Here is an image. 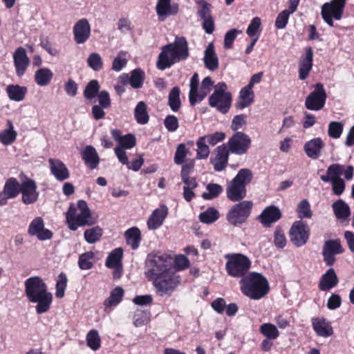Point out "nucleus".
I'll list each match as a JSON object with an SVG mask.
<instances>
[{"label":"nucleus","mask_w":354,"mask_h":354,"mask_svg":"<svg viewBox=\"0 0 354 354\" xmlns=\"http://www.w3.org/2000/svg\"><path fill=\"white\" fill-rule=\"evenodd\" d=\"M196 158L206 159L209 154V147L206 145L205 138L200 137L196 141Z\"/></svg>","instance_id":"nucleus-52"},{"label":"nucleus","mask_w":354,"mask_h":354,"mask_svg":"<svg viewBox=\"0 0 354 354\" xmlns=\"http://www.w3.org/2000/svg\"><path fill=\"white\" fill-rule=\"evenodd\" d=\"M206 189L207 192H205L202 194V197L205 200H211L216 198L223 190L222 186L216 183L207 184Z\"/></svg>","instance_id":"nucleus-47"},{"label":"nucleus","mask_w":354,"mask_h":354,"mask_svg":"<svg viewBox=\"0 0 354 354\" xmlns=\"http://www.w3.org/2000/svg\"><path fill=\"white\" fill-rule=\"evenodd\" d=\"M145 274L152 281L157 294L162 297L170 295L179 284L171 258L166 254H149L146 261Z\"/></svg>","instance_id":"nucleus-1"},{"label":"nucleus","mask_w":354,"mask_h":354,"mask_svg":"<svg viewBox=\"0 0 354 354\" xmlns=\"http://www.w3.org/2000/svg\"><path fill=\"white\" fill-rule=\"evenodd\" d=\"M326 93L321 83L315 85V90L306 99L305 106L311 111H319L323 109L326 100Z\"/></svg>","instance_id":"nucleus-11"},{"label":"nucleus","mask_w":354,"mask_h":354,"mask_svg":"<svg viewBox=\"0 0 354 354\" xmlns=\"http://www.w3.org/2000/svg\"><path fill=\"white\" fill-rule=\"evenodd\" d=\"M309 234L308 225L301 221L295 222L290 230V241L297 247L304 245L309 239Z\"/></svg>","instance_id":"nucleus-13"},{"label":"nucleus","mask_w":354,"mask_h":354,"mask_svg":"<svg viewBox=\"0 0 354 354\" xmlns=\"http://www.w3.org/2000/svg\"><path fill=\"white\" fill-rule=\"evenodd\" d=\"M53 77V71L48 68H40L35 73L34 79L35 83L39 86L48 85Z\"/></svg>","instance_id":"nucleus-34"},{"label":"nucleus","mask_w":354,"mask_h":354,"mask_svg":"<svg viewBox=\"0 0 354 354\" xmlns=\"http://www.w3.org/2000/svg\"><path fill=\"white\" fill-rule=\"evenodd\" d=\"M179 10L177 3H171V0H158L156 11L160 21L165 20L171 15H175Z\"/></svg>","instance_id":"nucleus-20"},{"label":"nucleus","mask_w":354,"mask_h":354,"mask_svg":"<svg viewBox=\"0 0 354 354\" xmlns=\"http://www.w3.org/2000/svg\"><path fill=\"white\" fill-rule=\"evenodd\" d=\"M239 32H241V31L238 30L236 28H232L225 33L223 43L225 48L228 49L232 47L234 41L235 40L238 33Z\"/></svg>","instance_id":"nucleus-63"},{"label":"nucleus","mask_w":354,"mask_h":354,"mask_svg":"<svg viewBox=\"0 0 354 354\" xmlns=\"http://www.w3.org/2000/svg\"><path fill=\"white\" fill-rule=\"evenodd\" d=\"M324 146L321 138H315L305 143L304 149L308 158L315 160L320 156Z\"/></svg>","instance_id":"nucleus-26"},{"label":"nucleus","mask_w":354,"mask_h":354,"mask_svg":"<svg viewBox=\"0 0 354 354\" xmlns=\"http://www.w3.org/2000/svg\"><path fill=\"white\" fill-rule=\"evenodd\" d=\"M49 168L51 174L58 181H64L70 177V171L66 165L59 159L50 158Z\"/></svg>","instance_id":"nucleus-22"},{"label":"nucleus","mask_w":354,"mask_h":354,"mask_svg":"<svg viewBox=\"0 0 354 354\" xmlns=\"http://www.w3.org/2000/svg\"><path fill=\"white\" fill-rule=\"evenodd\" d=\"M313 51L311 47L306 49L305 55H303L299 62V78L301 80H306L313 67Z\"/></svg>","instance_id":"nucleus-23"},{"label":"nucleus","mask_w":354,"mask_h":354,"mask_svg":"<svg viewBox=\"0 0 354 354\" xmlns=\"http://www.w3.org/2000/svg\"><path fill=\"white\" fill-rule=\"evenodd\" d=\"M239 284L241 292L253 300L263 298L270 290L267 279L262 274L256 272L242 277Z\"/></svg>","instance_id":"nucleus-4"},{"label":"nucleus","mask_w":354,"mask_h":354,"mask_svg":"<svg viewBox=\"0 0 354 354\" xmlns=\"http://www.w3.org/2000/svg\"><path fill=\"white\" fill-rule=\"evenodd\" d=\"M102 235V230L98 226L85 230L84 236L85 241L90 244L98 241Z\"/></svg>","instance_id":"nucleus-43"},{"label":"nucleus","mask_w":354,"mask_h":354,"mask_svg":"<svg viewBox=\"0 0 354 354\" xmlns=\"http://www.w3.org/2000/svg\"><path fill=\"white\" fill-rule=\"evenodd\" d=\"M204 63L207 69L214 71L218 68V59L214 50V44H208L205 50Z\"/></svg>","instance_id":"nucleus-32"},{"label":"nucleus","mask_w":354,"mask_h":354,"mask_svg":"<svg viewBox=\"0 0 354 354\" xmlns=\"http://www.w3.org/2000/svg\"><path fill=\"white\" fill-rule=\"evenodd\" d=\"M189 55L187 39L184 37L176 36L174 42L162 48L156 63L157 68L163 71L176 63L187 59Z\"/></svg>","instance_id":"nucleus-3"},{"label":"nucleus","mask_w":354,"mask_h":354,"mask_svg":"<svg viewBox=\"0 0 354 354\" xmlns=\"http://www.w3.org/2000/svg\"><path fill=\"white\" fill-rule=\"evenodd\" d=\"M13 62L17 75L23 76L30 65V59L23 47L17 48L14 52Z\"/></svg>","instance_id":"nucleus-19"},{"label":"nucleus","mask_w":354,"mask_h":354,"mask_svg":"<svg viewBox=\"0 0 354 354\" xmlns=\"http://www.w3.org/2000/svg\"><path fill=\"white\" fill-rule=\"evenodd\" d=\"M6 127V129L0 131V142L4 146L12 145L17 136V132L10 120H7Z\"/></svg>","instance_id":"nucleus-30"},{"label":"nucleus","mask_w":354,"mask_h":354,"mask_svg":"<svg viewBox=\"0 0 354 354\" xmlns=\"http://www.w3.org/2000/svg\"><path fill=\"white\" fill-rule=\"evenodd\" d=\"M332 207L335 216L339 219H345L350 215L348 205L342 199L335 202Z\"/></svg>","instance_id":"nucleus-38"},{"label":"nucleus","mask_w":354,"mask_h":354,"mask_svg":"<svg viewBox=\"0 0 354 354\" xmlns=\"http://www.w3.org/2000/svg\"><path fill=\"white\" fill-rule=\"evenodd\" d=\"M229 151L227 146L225 144L215 149L214 156L210 159V162L213 165L215 171H221L225 169L228 163Z\"/></svg>","instance_id":"nucleus-16"},{"label":"nucleus","mask_w":354,"mask_h":354,"mask_svg":"<svg viewBox=\"0 0 354 354\" xmlns=\"http://www.w3.org/2000/svg\"><path fill=\"white\" fill-rule=\"evenodd\" d=\"M94 253L93 252H87L82 254L78 260V266L82 270H88L93 266V259Z\"/></svg>","instance_id":"nucleus-51"},{"label":"nucleus","mask_w":354,"mask_h":354,"mask_svg":"<svg viewBox=\"0 0 354 354\" xmlns=\"http://www.w3.org/2000/svg\"><path fill=\"white\" fill-rule=\"evenodd\" d=\"M100 85L95 80L90 81L85 87L84 96L87 100L93 99L99 93Z\"/></svg>","instance_id":"nucleus-48"},{"label":"nucleus","mask_w":354,"mask_h":354,"mask_svg":"<svg viewBox=\"0 0 354 354\" xmlns=\"http://www.w3.org/2000/svg\"><path fill=\"white\" fill-rule=\"evenodd\" d=\"M227 88L225 82H218L209 97V106L216 108L222 113H227L232 105V94L227 91Z\"/></svg>","instance_id":"nucleus-8"},{"label":"nucleus","mask_w":354,"mask_h":354,"mask_svg":"<svg viewBox=\"0 0 354 354\" xmlns=\"http://www.w3.org/2000/svg\"><path fill=\"white\" fill-rule=\"evenodd\" d=\"M198 4L200 6V8L197 13L202 19L212 17L210 10L211 5L209 3L205 0H198Z\"/></svg>","instance_id":"nucleus-58"},{"label":"nucleus","mask_w":354,"mask_h":354,"mask_svg":"<svg viewBox=\"0 0 354 354\" xmlns=\"http://www.w3.org/2000/svg\"><path fill=\"white\" fill-rule=\"evenodd\" d=\"M67 277L64 273H61L58 276V279L56 283V297L62 298L64 296L65 290L67 286Z\"/></svg>","instance_id":"nucleus-55"},{"label":"nucleus","mask_w":354,"mask_h":354,"mask_svg":"<svg viewBox=\"0 0 354 354\" xmlns=\"http://www.w3.org/2000/svg\"><path fill=\"white\" fill-rule=\"evenodd\" d=\"M123 257V250L121 248H117L111 251L105 262V265L109 268L120 266L122 265V259Z\"/></svg>","instance_id":"nucleus-37"},{"label":"nucleus","mask_w":354,"mask_h":354,"mask_svg":"<svg viewBox=\"0 0 354 354\" xmlns=\"http://www.w3.org/2000/svg\"><path fill=\"white\" fill-rule=\"evenodd\" d=\"M168 104L171 109L176 112L179 110L181 106V102L180 100V89L178 87H174L168 97Z\"/></svg>","instance_id":"nucleus-42"},{"label":"nucleus","mask_w":354,"mask_h":354,"mask_svg":"<svg viewBox=\"0 0 354 354\" xmlns=\"http://www.w3.org/2000/svg\"><path fill=\"white\" fill-rule=\"evenodd\" d=\"M260 333L268 339H276L279 336L277 326L270 323H265L260 326Z\"/></svg>","instance_id":"nucleus-41"},{"label":"nucleus","mask_w":354,"mask_h":354,"mask_svg":"<svg viewBox=\"0 0 354 354\" xmlns=\"http://www.w3.org/2000/svg\"><path fill=\"white\" fill-rule=\"evenodd\" d=\"M28 89L26 86L18 84H9L6 87V93L10 100L21 102L27 93Z\"/></svg>","instance_id":"nucleus-33"},{"label":"nucleus","mask_w":354,"mask_h":354,"mask_svg":"<svg viewBox=\"0 0 354 354\" xmlns=\"http://www.w3.org/2000/svg\"><path fill=\"white\" fill-rule=\"evenodd\" d=\"M81 156L84 163L91 169H95L97 167L100 163V157L93 146H86L82 151Z\"/></svg>","instance_id":"nucleus-27"},{"label":"nucleus","mask_w":354,"mask_h":354,"mask_svg":"<svg viewBox=\"0 0 354 354\" xmlns=\"http://www.w3.org/2000/svg\"><path fill=\"white\" fill-rule=\"evenodd\" d=\"M254 93L252 89L248 86H244L241 88L239 92L238 101L236 104V106L239 109H243L254 102Z\"/></svg>","instance_id":"nucleus-29"},{"label":"nucleus","mask_w":354,"mask_h":354,"mask_svg":"<svg viewBox=\"0 0 354 354\" xmlns=\"http://www.w3.org/2000/svg\"><path fill=\"white\" fill-rule=\"evenodd\" d=\"M21 185L15 178H8L0 192V205H5L7 200L15 198L20 192Z\"/></svg>","instance_id":"nucleus-18"},{"label":"nucleus","mask_w":354,"mask_h":354,"mask_svg":"<svg viewBox=\"0 0 354 354\" xmlns=\"http://www.w3.org/2000/svg\"><path fill=\"white\" fill-rule=\"evenodd\" d=\"M252 173L249 169H241L226 187L227 198L233 202L241 201L247 194L246 185L250 183Z\"/></svg>","instance_id":"nucleus-5"},{"label":"nucleus","mask_w":354,"mask_h":354,"mask_svg":"<svg viewBox=\"0 0 354 354\" xmlns=\"http://www.w3.org/2000/svg\"><path fill=\"white\" fill-rule=\"evenodd\" d=\"M253 203L250 201H243L234 205L227 214V220L234 225L244 223L250 215Z\"/></svg>","instance_id":"nucleus-10"},{"label":"nucleus","mask_w":354,"mask_h":354,"mask_svg":"<svg viewBox=\"0 0 354 354\" xmlns=\"http://www.w3.org/2000/svg\"><path fill=\"white\" fill-rule=\"evenodd\" d=\"M281 217L280 209L275 206H269L264 209L260 215L261 223L264 226H269L277 222Z\"/></svg>","instance_id":"nucleus-28"},{"label":"nucleus","mask_w":354,"mask_h":354,"mask_svg":"<svg viewBox=\"0 0 354 354\" xmlns=\"http://www.w3.org/2000/svg\"><path fill=\"white\" fill-rule=\"evenodd\" d=\"M124 290L121 287L115 288L111 292L109 298H107L104 305L105 308H111L118 305L122 299Z\"/></svg>","instance_id":"nucleus-40"},{"label":"nucleus","mask_w":354,"mask_h":354,"mask_svg":"<svg viewBox=\"0 0 354 354\" xmlns=\"http://www.w3.org/2000/svg\"><path fill=\"white\" fill-rule=\"evenodd\" d=\"M227 260L225 270L228 275L241 278L248 275L252 261L248 257L241 253H230L225 255Z\"/></svg>","instance_id":"nucleus-7"},{"label":"nucleus","mask_w":354,"mask_h":354,"mask_svg":"<svg viewBox=\"0 0 354 354\" xmlns=\"http://www.w3.org/2000/svg\"><path fill=\"white\" fill-rule=\"evenodd\" d=\"M343 131V125L339 122H331L328 125V133L330 138L337 139Z\"/></svg>","instance_id":"nucleus-57"},{"label":"nucleus","mask_w":354,"mask_h":354,"mask_svg":"<svg viewBox=\"0 0 354 354\" xmlns=\"http://www.w3.org/2000/svg\"><path fill=\"white\" fill-rule=\"evenodd\" d=\"M346 0H331L324 3L321 8L323 20L329 26H334L333 19L339 21L342 18Z\"/></svg>","instance_id":"nucleus-9"},{"label":"nucleus","mask_w":354,"mask_h":354,"mask_svg":"<svg viewBox=\"0 0 354 354\" xmlns=\"http://www.w3.org/2000/svg\"><path fill=\"white\" fill-rule=\"evenodd\" d=\"M86 339L88 346L93 351H97L100 348L101 339L96 330H90Z\"/></svg>","instance_id":"nucleus-46"},{"label":"nucleus","mask_w":354,"mask_h":354,"mask_svg":"<svg viewBox=\"0 0 354 354\" xmlns=\"http://www.w3.org/2000/svg\"><path fill=\"white\" fill-rule=\"evenodd\" d=\"M228 149L234 154H245L251 145V139L248 135L241 132H236L228 140Z\"/></svg>","instance_id":"nucleus-12"},{"label":"nucleus","mask_w":354,"mask_h":354,"mask_svg":"<svg viewBox=\"0 0 354 354\" xmlns=\"http://www.w3.org/2000/svg\"><path fill=\"white\" fill-rule=\"evenodd\" d=\"M291 14L288 12L287 10H284L282 12H281L277 17L276 21H275V26L278 29H283L286 28L289 17Z\"/></svg>","instance_id":"nucleus-62"},{"label":"nucleus","mask_w":354,"mask_h":354,"mask_svg":"<svg viewBox=\"0 0 354 354\" xmlns=\"http://www.w3.org/2000/svg\"><path fill=\"white\" fill-rule=\"evenodd\" d=\"M344 249L339 239L326 241L323 245L322 256L326 266H331L335 262V255L342 254Z\"/></svg>","instance_id":"nucleus-14"},{"label":"nucleus","mask_w":354,"mask_h":354,"mask_svg":"<svg viewBox=\"0 0 354 354\" xmlns=\"http://www.w3.org/2000/svg\"><path fill=\"white\" fill-rule=\"evenodd\" d=\"M20 192L22 194V201L26 205L35 203L39 197L36 183L30 178H26L21 183Z\"/></svg>","instance_id":"nucleus-17"},{"label":"nucleus","mask_w":354,"mask_h":354,"mask_svg":"<svg viewBox=\"0 0 354 354\" xmlns=\"http://www.w3.org/2000/svg\"><path fill=\"white\" fill-rule=\"evenodd\" d=\"M136 145V138L132 134H127L122 137L119 142V145L117 147H122V149H129Z\"/></svg>","instance_id":"nucleus-59"},{"label":"nucleus","mask_w":354,"mask_h":354,"mask_svg":"<svg viewBox=\"0 0 354 354\" xmlns=\"http://www.w3.org/2000/svg\"><path fill=\"white\" fill-rule=\"evenodd\" d=\"M261 31V20L259 17H256L253 18L250 23L246 33L250 37H254L256 35H259Z\"/></svg>","instance_id":"nucleus-54"},{"label":"nucleus","mask_w":354,"mask_h":354,"mask_svg":"<svg viewBox=\"0 0 354 354\" xmlns=\"http://www.w3.org/2000/svg\"><path fill=\"white\" fill-rule=\"evenodd\" d=\"M297 212L300 218H310L313 216L310 203L306 199L298 204Z\"/></svg>","instance_id":"nucleus-50"},{"label":"nucleus","mask_w":354,"mask_h":354,"mask_svg":"<svg viewBox=\"0 0 354 354\" xmlns=\"http://www.w3.org/2000/svg\"><path fill=\"white\" fill-rule=\"evenodd\" d=\"M87 64L95 71H100L103 67V61L100 54L91 53L87 58Z\"/></svg>","instance_id":"nucleus-49"},{"label":"nucleus","mask_w":354,"mask_h":354,"mask_svg":"<svg viewBox=\"0 0 354 354\" xmlns=\"http://www.w3.org/2000/svg\"><path fill=\"white\" fill-rule=\"evenodd\" d=\"M312 325L314 330L319 336L328 337L333 333V328L324 319H313Z\"/></svg>","instance_id":"nucleus-31"},{"label":"nucleus","mask_w":354,"mask_h":354,"mask_svg":"<svg viewBox=\"0 0 354 354\" xmlns=\"http://www.w3.org/2000/svg\"><path fill=\"white\" fill-rule=\"evenodd\" d=\"M189 150L186 148L184 144H180L176 151L174 156V162L177 165H181L183 163L185 157Z\"/></svg>","instance_id":"nucleus-60"},{"label":"nucleus","mask_w":354,"mask_h":354,"mask_svg":"<svg viewBox=\"0 0 354 354\" xmlns=\"http://www.w3.org/2000/svg\"><path fill=\"white\" fill-rule=\"evenodd\" d=\"M28 232L41 241L50 239L53 235L50 230L44 229V221L41 217H36L31 221Z\"/></svg>","instance_id":"nucleus-21"},{"label":"nucleus","mask_w":354,"mask_h":354,"mask_svg":"<svg viewBox=\"0 0 354 354\" xmlns=\"http://www.w3.org/2000/svg\"><path fill=\"white\" fill-rule=\"evenodd\" d=\"M25 293L31 303L37 304L35 307L38 314L46 313L53 301V295L48 291L44 280L39 277H31L24 282Z\"/></svg>","instance_id":"nucleus-2"},{"label":"nucleus","mask_w":354,"mask_h":354,"mask_svg":"<svg viewBox=\"0 0 354 354\" xmlns=\"http://www.w3.org/2000/svg\"><path fill=\"white\" fill-rule=\"evenodd\" d=\"M145 80V73L140 69H135L131 72L129 83L133 88H139L142 86Z\"/></svg>","instance_id":"nucleus-44"},{"label":"nucleus","mask_w":354,"mask_h":354,"mask_svg":"<svg viewBox=\"0 0 354 354\" xmlns=\"http://www.w3.org/2000/svg\"><path fill=\"white\" fill-rule=\"evenodd\" d=\"M287 241L283 230L279 227H276L274 233V244L278 248H283L286 245Z\"/></svg>","instance_id":"nucleus-56"},{"label":"nucleus","mask_w":354,"mask_h":354,"mask_svg":"<svg viewBox=\"0 0 354 354\" xmlns=\"http://www.w3.org/2000/svg\"><path fill=\"white\" fill-rule=\"evenodd\" d=\"M344 166L339 164H333L330 165L326 171V175L321 176V180L324 183L331 182L341 179L340 176L343 174Z\"/></svg>","instance_id":"nucleus-35"},{"label":"nucleus","mask_w":354,"mask_h":354,"mask_svg":"<svg viewBox=\"0 0 354 354\" xmlns=\"http://www.w3.org/2000/svg\"><path fill=\"white\" fill-rule=\"evenodd\" d=\"M97 100L99 106H102V108L108 109L111 106V100L109 95V93L106 91H101L97 94Z\"/></svg>","instance_id":"nucleus-64"},{"label":"nucleus","mask_w":354,"mask_h":354,"mask_svg":"<svg viewBox=\"0 0 354 354\" xmlns=\"http://www.w3.org/2000/svg\"><path fill=\"white\" fill-rule=\"evenodd\" d=\"M168 214V208L165 205H161L153 210L147 221V226L149 230H156L160 227Z\"/></svg>","instance_id":"nucleus-24"},{"label":"nucleus","mask_w":354,"mask_h":354,"mask_svg":"<svg viewBox=\"0 0 354 354\" xmlns=\"http://www.w3.org/2000/svg\"><path fill=\"white\" fill-rule=\"evenodd\" d=\"M66 221L69 229L73 231L79 227L91 225L94 223L87 203L82 200L77 202V206H70L66 212Z\"/></svg>","instance_id":"nucleus-6"},{"label":"nucleus","mask_w":354,"mask_h":354,"mask_svg":"<svg viewBox=\"0 0 354 354\" xmlns=\"http://www.w3.org/2000/svg\"><path fill=\"white\" fill-rule=\"evenodd\" d=\"M164 125L167 131H176L179 127L178 120L175 115H169L164 120Z\"/></svg>","instance_id":"nucleus-61"},{"label":"nucleus","mask_w":354,"mask_h":354,"mask_svg":"<svg viewBox=\"0 0 354 354\" xmlns=\"http://www.w3.org/2000/svg\"><path fill=\"white\" fill-rule=\"evenodd\" d=\"M134 116L140 124H145L148 122L149 117L147 111L146 104L144 102L140 101L138 103L134 110Z\"/></svg>","instance_id":"nucleus-39"},{"label":"nucleus","mask_w":354,"mask_h":354,"mask_svg":"<svg viewBox=\"0 0 354 354\" xmlns=\"http://www.w3.org/2000/svg\"><path fill=\"white\" fill-rule=\"evenodd\" d=\"M339 283L338 277L333 268L328 269L320 278L318 287L322 291H328Z\"/></svg>","instance_id":"nucleus-25"},{"label":"nucleus","mask_w":354,"mask_h":354,"mask_svg":"<svg viewBox=\"0 0 354 354\" xmlns=\"http://www.w3.org/2000/svg\"><path fill=\"white\" fill-rule=\"evenodd\" d=\"M124 236L127 243L133 250H136L139 247L141 241V232L138 227H133L128 229L124 233Z\"/></svg>","instance_id":"nucleus-36"},{"label":"nucleus","mask_w":354,"mask_h":354,"mask_svg":"<svg viewBox=\"0 0 354 354\" xmlns=\"http://www.w3.org/2000/svg\"><path fill=\"white\" fill-rule=\"evenodd\" d=\"M127 63V53L124 51H120L114 58L112 64V69L114 71H120Z\"/></svg>","instance_id":"nucleus-53"},{"label":"nucleus","mask_w":354,"mask_h":354,"mask_svg":"<svg viewBox=\"0 0 354 354\" xmlns=\"http://www.w3.org/2000/svg\"><path fill=\"white\" fill-rule=\"evenodd\" d=\"M218 217V212L213 207L208 208L206 211L201 213L199 215L200 221L205 224H209L215 222Z\"/></svg>","instance_id":"nucleus-45"},{"label":"nucleus","mask_w":354,"mask_h":354,"mask_svg":"<svg viewBox=\"0 0 354 354\" xmlns=\"http://www.w3.org/2000/svg\"><path fill=\"white\" fill-rule=\"evenodd\" d=\"M91 32V25L86 19L78 20L73 28L74 41L77 44H84L89 39Z\"/></svg>","instance_id":"nucleus-15"}]
</instances>
